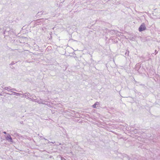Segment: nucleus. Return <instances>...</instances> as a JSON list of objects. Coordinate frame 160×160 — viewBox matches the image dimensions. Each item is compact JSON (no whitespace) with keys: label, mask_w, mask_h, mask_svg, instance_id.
<instances>
[{"label":"nucleus","mask_w":160,"mask_h":160,"mask_svg":"<svg viewBox=\"0 0 160 160\" xmlns=\"http://www.w3.org/2000/svg\"><path fill=\"white\" fill-rule=\"evenodd\" d=\"M146 28L145 24L144 23H143L139 28L138 30L139 32H141L146 30Z\"/></svg>","instance_id":"1"},{"label":"nucleus","mask_w":160,"mask_h":160,"mask_svg":"<svg viewBox=\"0 0 160 160\" xmlns=\"http://www.w3.org/2000/svg\"><path fill=\"white\" fill-rule=\"evenodd\" d=\"M6 139L8 141H9L11 142H13V140L12 139V138L11 136L9 134H8L6 137Z\"/></svg>","instance_id":"2"},{"label":"nucleus","mask_w":160,"mask_h":160,"mask_svg":"<svg viewBox=\"0 0 160 160\" xmlns=\"http://www.w3.org/2000/svg\"><path fill=\"white\" fill-rule=\"evenodd\" d=\"M33 101L38 102V104H45V103L44 102H45V100H42V101H40L38 99H33Z\"/></svg>","instance_id":"3"},{"label":"nucleus","mask_w":160,"mask_h":160,"mask_svg":"<svg viewBox=\"0 0 160 160\" xmlns=\"http://www.w3.org/2000/svg\"><path fill=\"white\" fill-rule=\"evenodd\" d=\"M148 39H147V37H144L142 38H141V40L142 42H145L147 41Z\"/></svg>","instance_id":"4"},{"label":"nucleus","mask_w":160,"mask_h":160,"mask_svg":"<svg viewBox=\"0 0 160 160\" xmlns=\"http://www.w3.org/2000/svg\"><path fill=\"white\" fill-rule=\"evenodd\" d=\"M10 92H12L13 93V94L16 95H17V96H20L21 95H22L21 93H17V92H13V91H10Z\"/></svg>","instance_id":"5"},{"label":"nucleus","mask_w":160,"mask_h":160,"mask_svg":"<svg viewBox=\"0 0 160 160\" xmlns=\"http://www.w3.org/2000/svg\"><path fill=\"white\" fill-rule=\"evenodd\" d=\"M2 88L3 89H4L6 90H8V91H10V90L11 89V87L9 86V87H6L4 88H3L2 87Z\"/></svg>","instance_id":"6"},{"label":"nucleus","mask_w":160,"mask_h":160,"mask_svg":"<svg viewBox=\"0 0 160 160\" xmlns=\"http://www.w3.org/2000/svg\"><path fill=\"white\" fill-rule=\"evenodd\" d=\"M28 94H29V96H31V95L29 93H25V94L23 95V96L22 97H25V98H26L27 95H28Z\"/></svg>","instance_id":"7"},{"label":"nucleus","mask_w":160,"mask_h":160,"mask_svg":"<svg viewBox=\"0 0 160 160\" xmlns=\"http://www.w3.org/2000/svg\"><path fill=\"white\" fill-rule=\"evenodd\" d=\"M99 104V102H96V103H94V105H93L92 107L93 108H96V105Z\"/></svg>","instance_id":"8"},{"label":"nucleus","mask_w":160,"mask_h":160,"mask_svg":"<svg viewBox=\"0 0 160 160\" xmlns=\"http://www.w3.org/2000/svg\"><path fill=\"white\" fill-rule=\"evenodd\" d=\"M42 139H44L45 140L47 141V143H52V144L54 143L52 142H49L48 140L47 139H46L44 138H43Z\"/></svg>","instance_id":"9"},{"label":"nucleus","mask_w":160,"mask_h":160,"mask_svg":"<svg viewBox=\"0 0 160 160\" xmlns=\"http://www.w3.org/2000/svg\"><path fill=\"white\" fill-rule=\"evenodd\" d=\"M16 63H17L16 62L15 63L14 61H12V62L9 64L10 65H12Z\"/></svg>","instance_id":"10"},{"label":"nucleus","mask_w":160,"mask_h":160,"mask_svg":"<svg viewBox=\"0 0 160 160\" xmlns=\"http://www.w3.org/2000/svg\"><path fill=\"white\" fill-rule=\"evenodd\" d=\"M5 31L6 32H8L9 31V28H7Z\"/></svg>","instance_id":"11"},{"label":"nucleus","mask_w":160,"mask_h":160,"mask_svg":"<svg viewBox=\"0 0 160 160\" xmlns=\"http://www.w3.org/2000/svg\"><path fill=\"white\" fill-rule=\"evenodd\" d=\"M10 90H12L13 91H17V90H16V89L15 88H11Z\"/></svg>","instance_id":"12"},{"label":"nucleus","mask_w":160,"mask_h":160,"mask_svg":"<svg viewBox=\"0 0 160 160\" xmlns=\"http://www.w3.org/2000/svg\"><path fill=\"white\" fill-rule=\"evenodd\" d=\"M155 54L156 55L158 53V51H157L156 50H155Z\"/></svg>","instance_id":"13"},{"label":"nucleus","mask_w":160,"mask_h":160,"mask_svg":"<svg viewBox=\"0 0 160 160\" xmlns=\"http://www.w3.org/2000/svg\"><path fill=\"white\" fill-rule=\"evenodd\" d=\"M128 54H129V52H128H128H126L125 53V54L126 55H128Z\"/></svg>","instance_id":"14"},{"label":"nucleus","mask_w":160,"mask_h":160,"mask_svg":"<svg viewBox=\"0 0 160 160\" xmlns=\"http://www.w3.org/2000/svg\"><path fill=\"white\" fill-rule=\"evenodd\" d=\"M5 32H6L4 30V31H3V32H2V33H3V34H5Z\"/></svg>","instance_id":"15"},{"label":"nucleus","mask_w":160,"mask_h":160,"mask_svg":"<svg viewBox=\"0 0 160 160\" xmlns=\"http://www.w3.org/2000/svg\"><path fill=\"white\" fill-rule=\"evenodd\" d=\"M41 13V12H38V13H37V14H38V15H40Z\"/></svg>","instance_id":"16"},{"label":"nucleus","mask_w":160,"mask_h":160,"mask_svg":"<svg viewBox=\"0 0 160 160\" xmlns=\"http://www.w3.org/2000/svg\"><path fill=\"white\" fill-rule=\"evenodd\" d=\"M7 93L8 94V95H12V94H10V93Z\"/></svg>","instance_id":"17"},{"label":"nucleus","mask_w":160,"mask_h":160,"mask_svg":"<svg viewBox=\"0 0 160 160\" xmlns=\"http://www.w3.org/2000/svg\"><path fill=\"white\" fill-rule=\"evenodd\" d=\"M29 100H32V101H33V100L32 98H29Z\"/></svg>","instance_id":"18"},{"label":"nucleus","mask_w":160,"mask_h":160,"mask_svg":"<svg viewBox=\"0 0 160 160\" xmlns=\"http://www.w3.org/2000/svg\"><path fill=\"white\" fill-rule=\"evenodd\" d=\"M143 148H144L143 146L142 145L141 146V149H142Z\"/></svg>","instance_id":"19"},{"label":"nucleus","mask_w":160,"mask_h":160,"mask_svg":"<svg viewBox=\"0 0 160 160\" xmlns=\"http://www.w3.org/2000/svg\"><path fill=\"white\" fill-rule=\"evenodd\" d=\"M3 133H4V134H6L7 133L6 132H3Z\"/></svg>","instance_id":"20"},{"label":"nucleus","mask_w":160,"mask_h":160,"mask_svg":"<svg viewBox=\"0 0 160 160\" xmlns=\"http://www.w3.org/2000/svg\"><path fill=\"white\" fill-rule=\"evenodd\" d=\"M23 123V121H22V122H20V123H21V124H22V123Z\"/></svg>","instance_id":"21"},{"label":"nucleus","mask_w":160,"mask_h":160,"mask_svg":"<svg viewBox=\"0 0 160 160\" xmlns=\"http://www.w3.org/2000/svg\"><path fill=\"white\" fill-rule=\"evenodd\" d=\"M40 137L41 138H43V137H42V136H40Z\"/></svg>","instance_id":"22"},{"label":"nucleus","mask_w":160,"mask_h":160,"mask_svg":"<svg viewBox=\"0 0 160 160\" xmlns=\"http://www.w3.org/2000/svg\"><path fill=\"white\" fill-rule=\"evenodd\" d=\"M29 98H29V97H28L27 98H28V99H29Z\"/></svg>","instance_id":"23"}]
</instances>
